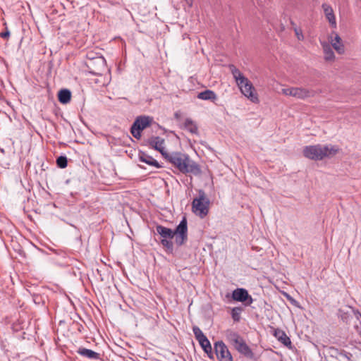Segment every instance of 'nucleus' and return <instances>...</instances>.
I'll return each instance as SVG.
<instances>
[{
  "label": "nucleus",
  "mask_w": 361,
  "mask_h": 361,
  "mask_svg": "<svg viewBox=\"0 0 361 361\" xmlns=\"http://www.w3.org/2000/svg\"><path fill=\"white\" fill-rule=\"evenodd\" d=\"M157 233L161 236V244L169 252L173 250V243L171 240L175 237V243L178 246L183 245L188 240V222L183 217L176 228L173 230L162 225H157Z\"/></svg>",
  "instance_id": "obj_1"
},
{
  "label": "nucleus",
  "mask_w": 361,
  "mask_h": 361,
  "mask_svg": "<svg viewBox=\"0 0 361 361\" xmlns=\"http://www.w3.org/2000/svg\"><path fill=\"white\" fill-rule=\"evenodd\" d=\"M164 158L183 174L192 173L197 175L200 173L198 164L192 161L186 154L177 152L167 153Z\"/></svg>",
  "instance_id": "obj_2"
},
{
  "label": "nucleus",
  "mask_w": 361,
  "mask_h": 361,
  "mask_svg": "<svg viewBox=\"0 0 361 361\" xmlns=\"http://www.w3.org/2000/svg\"><path fill=\"white\" fill-rule=\"evenodd\" d=\"M340 149L332 145H315L306 146L303 149V155L310 159L318 161L330 158L336 155Z\"/></svg>",
  "instance_id": "obj_3"
},
{
  "label": "nucleus",
  "mask_w": 361,
  "mask_h": 361,
  "mask_svg": "<svg viewBox=\"0 0 361 361\" xmlns=\"http://www.w3.org/2000/svg\"><path fill=\"white\" fill-rule=\"evenodd\" d=\"M229 69L242 94L250 98L252 101L257 99L254 94L255 88L251 82L234 65H230Z\"/></svg>",
  "instance_id": "obj_4"
},
{
  "label": "nucleus",
  "mask_w": 361,
  "mask_h": 361,
  "mask_svg": "<svg viewBox=\"0 0 361 361\" xmlns=\"http://www.w3.org/2000/svg\"><path fill=\"white\" fill-rule=\"evenodd\" d=\"M210 201L203 190H199L198 197H195L192 202V212L204 218L209 212Z\"/></svg>",
  "instance_id": "obj_5"
},
{
  "label": "nucleus",
  "mask_w": 361,
  "mask_h": 361,
  "mask_svg": "<svg viewBox=\"0 0 361 361\" xmlns=\"http://www.w3.org/2000/svg\"><path fill=\"white\" fill-rule=\"evenodd\" d=\"M192 331L196 340L199 342L204 352L207 355L210 359H214V353L212 352V347L210 341L207 336L203 334L202 330L198 326H193Z\"/></svg>",
  "instance_id": "obj_6"
},
{
  "label": "nucleus",
  "mask_w": 361,
  "mask_h": 361,
  "mask_svg": "<svg viewBox=\"0 0 361 361\" xmlns=\"http://www.w3.org/2000/svg\"><path fill=\"white\" fill-rule=\"evenodd\" d=\"M281 91L285 95L291 96L300 99L314 97L315 94L314 90L300 87L283 88Z\"/></svg>",
  "instance_id": "obj_7"
},
{
  "label": "nucleus",
  "mask_w": 361,
  "mask_h": 361,
  "mask_svg": "<svg viewBox=\"0 0 361 361\" xmlns=\"http://www.w3.org/2000/svg\"><path fill=\"white\" fill-rule=\"evenodd\" d=\"M214 348L219 361H233L231 352L222 341L215 342Z\"/></svg>",
  "instance_id": "obj_8"
},
{
  "label": "nucleus",
  "mask_w": 361,
  "mask_h": 361,
  "mask_svg": "<svg viewBox=\"0 0 361 361\" xmlns=\"http://www.w3.org/2000/svg\"><path fill=\"white\" fill-rule=\"evenodd\" d=\"M328 43L338 54L345 53V46L338 33L332 32L328 37Z\"/></svg>",
  "instance_id": "obj_9"
},
{
  "label": "nucleus",
  "mask_w": 361,
  "mask_h": 361,
  "mask_svg": "<svg viewBox=\"0 0 361 361\" xmlns=\"http://www.w3.org/2000/svg\"><path fill=\"white\" fill-rule=\"evenodd\" d=\"M232 298L235 301L245 302L246 305H250L253 301L247 290L244 288H236L234 290L232 293Z\"/></svg>",
  "instance_id": "obj_10"
},
{
  "label": "nucleus",
  "mask_w": 361,
  "mask_h": 361,
  "mask_svg": "<svg viewBox=\"0 0 361 361\" xmlns=\"http://www.w3.org/2000/svg\"><path fill=\"white\" fill-rule=\"evenodd\" d=\"M147 143L150 147L159 152L164 157L167 152L164 150V139L159 136H152L148 139Z\"/></svg>",
  "instance_id": "obj_11"
},
{
  "label": "nucleus",
  "mask_w": 361,
  "mask_h": 361,
  "mask_svg": "<svg viewBox=\"0 0 361 361\" xmlns=\"http://www.w3.org/2000/svg\"><path fill=\"white\" fill-rule=\"evenodd\" d=\"M322 7L324 11L325 18L328 20L330 26L332 28L336 29L337 27V23L333 8L326 3L323 4Z\"/></svg>",
  "instance_id": "obj_12"
},
{
  "label": "nucleus",
  "mask_w": 361,
  "mask_h": 361,
  "mask_svg": "<svg viewBox=\"0 0 361 361\" xmlns=\"http://www.w3.org/2000/svg\"><path fill=\"white\" fill-rule=\"evenodd\" d=\"M138 159L140 161L144 162L149 166H154L156 169H161L163 167V166L152 156L141 150H140L138 153Z\"/></svg>",
  "instance_id": "obj_13"
},
{
  "label": "nucleus",
  "mask_w": 361,
  "mask_h": 361,
  "mask_svg": "<svg viewBox=\"0 0 361 361\" xmlns=\"http://www.w3.org/2000/svg\"><path fill=\"white\" fill-rule=\"evenodd\" d=\"M273 334L274 337L278 340V341H279L282 345L289 349L292 348V343L290 338L288 336L284 331L276 329L274 330Z\"/></svg>",
  "instance_id": "obj_14"
},
{
  "label": "nucleus",
  "mask_w": 361,
  "mask_h": 361,
  "mask_svg": "<svg viewBox=\"0 0 361 361\" xmlns=\"http://www.w3.org/2000/svg\"><path fill=\"white\" fill-rule=\"evenodd\" d=\"M321 45L324 53V60L326 62H334L336 56L329 43L327 42H321Z\"/></svg>",
  "instance_id": "obj_15"
},
{
  "label": "nucleus",
  "mask_w": 361,
  "mask_h": 361,
  "mask_svg": "<svg viewBox=\"0 0 361 361\" xmlns=\"http://www.w3.org/2000/svg\"><path fill=\"white\" fill-rule=\"evenodd\" d=\"M234 348L238 350L240 354L243 355L245 357L247 358L253 357V353L250 348V347L246 344L243 338L238 343Z\"/></svg>",
  "instance_id": "obj_16"
},
{
  "label": "nucleus",
  "mask_w": 361,
  "mask_h": 361,
  "mask_svg": "<svg viewBox=\"0 0 361 361\" xmlns=\"http://www.w3.org/2000/svg\"><path fill=\"white\" fill-rule=\"evenodd\" d=\"M151 122L152 118L149 116H140L135 118L133 126L141 130H143L145 128L149 126Z\"/></svg>",
  "instance_id": "obj_17"
},
{
  "label": "nucleus",
  "mask_w": 361,
  "mask_h": 361,
  "mask_svg": "<svg viewBox=\"0 0 361 361\" xmlns=\"http://www.w3.org/2000/svg\"><path fill=\"white\" fill-rule=\"evenodd\" d=\"M329 353L331 356L336 357L340 361H349L350 357L348 356V353L345 352L344 350H340L335 348H331L329 350Z\"/></svg>",
  "instance_id": "obj_18"
},
{
  "label": "nucleus",
  "mask_w": 361,
  "mask_h": 361,
  "mask_svg": "<svg viewBox=\"0 0 361 361\" xmlns=\"http://www.w3.org/2000/svg\"><path fill=\"white\" fill-rule=\"evenodd\" d=\"M77 353L85 357H87L91 360H98L99 358V354L92 350L80 348L77 350Z\"/></svg>",
  "instance_id": "obj_19"
},
{
  "label": "nucleus",
  "mask_w": 361,
  "mask_h": 361,
  "mask_svg": "<svg viewBox=\"0 0 361 361\" xmlns=\"http://www.w3.org/2000/svg\"><path fill=\"white\" fill-rule=\"evenodd\" d=\"M197 97L202 100H210L212 102H214L217 99L216 94L210 90H206L197 94Z\"/></svg>",
  "instance_id": "obj_20"
},
{
  "label": "nucleus",
  "mask_w": 361,
  "mask_h": 361,
  "mask_svg": "<svg viewBox=\"0 0 361 361\" xmlns=\"http://www.w3.org/2000/svg\"><path fill=\"white\" fill-rule=\"evenodd\" d=\"M71 99V92L68 89H62L58 93V99L63 104H68Z\"/></svg>",
  "instance_id": "obj_21"
},
{
  "label": "nucleus",
  "mask_w": 361,
  "mask_h": 361,
  "mask_svg": "<svg viewBox=\"0 0 361 361\" xmlns=\"http://www.w3.org/2000/svg\"><path fill=\"white\" fill-rule=\"evenodd\" d=\"M226 338L231 344L233 345V347L243 339V338L237 332L231 330L227 331Z\"/></svg>",
  "instance_id": "obj_22"
},
{
  "label": "nucleus",
  "mask_w": 361,
  "mask_h": 361,
  "mask_svg": "<svg viewBox=\"0 0 361 361\" xmlns=\"http://www.w3.org/2000/svg\"><path fill=\"white\" fill-rule=\"evenodd\" d=\"M184 128L192 134H197L198 128L196 123L190 118L185 119L184 124Z\"/></svg>",
  "instance_id": "obj_23"
},
{
  "label": "nucleus",
  "mask_w": 361,
  "mask_h": 361,
  "mask_svg": "<svg viewBox=\"0 0 361 361\" xmlns=\"http://www.w3.org/2000/svg\"><path fill=\"white\" fill-rule=\"evenodd\" d=\"M243 308L240 307H235L231 310V317L234 322H238L240 319V314Z\"/></svg>",
  "instance_id": "obj_24"
},
{
  "label": "nucleus",
  "mask_w": 361,
  "mask_h": 361,
  "mask_svg": "<svg viewBox=\"0 0 361 361\" xmlns=\"http://www.w3.org/2000/svg\"><path fill=\"white\" fill-rule=\"evenodd\" d=\"M56 164L60 169H65L68 165V159L65 155H61L56 159Z\"/></svg>",
  "instance_id": "obj_25"
},
{
  "label": "nucleus",
  "mask_w": 361,
  "mask_h": 361,
  "mask_svg": "<svg viewBox=\"0 0 361 361\" xmlns=\"http://www.w3.org/2000/svg\"><path fill=\"white\" fill-rule=\"evenodd\" d=\"M290 23L293 26L294 32L295 34V36L297 37L298 40H303L304 36L302 32V30L299 27H298L295 25V23L293 21H290Z\"/></svg>",
  "instance_id": "obj_26"
},
{
  "label": "nucleus",
  "mask_w": 361,
  "mask_h": 361,
  "mask_svg": "<svg viewBox=\"0 0 361 361\" xmlns=\"http://www.w3.org/2000/svg\"><path fill=\"white\" fill-rule=\"evenodd\" d=\"M142 130H140L137 128L134 127L133 125L130 127V133H131V134L133 135V136L135 138H136L137 140L140 139V137L142 136Z\"/></svg>",
  "instance_id": "obj_27"
},
{
  "label": "nucleus",
  "mask_w": 361,
  "mask_h": 361,
  "mask_svg": "<svg viewBox=\"0 0 361 361\" xmlns=\"http://www.w3.org/2000/svg\"><path fill=\"white\" fill-rule=\"evenodd\" d=\"M0 37L3 39H8L10 37V31L8 30V28H6V30L4 32H2L0 33Z\"/></svg>",
  "instance_id": "obj_28"
},
{
  "label": "nucleus",
  "mask_w": 361,
  "mask_h": 361,
  "mask_svg": "<svg viewBox=\"0 0 361 361\" xmlns=\"http://www.w3.org/2000/svg\"><path fill=\"white\" fill-rule=\"evenodd\" d=\"M286 295L288 300H289L292 304L295 305L297 303V302L294 299H293L289 295L286 294Z\"/></svg>",
  "instance_id": "obj_29"
},
{
  "label": "nucleus",
  "mask_w": 361,
  "mask_h": 361,
  "mask_svg": "<svg viewBox=\"0 0 361 361\" xmlns=\"http://www.w3.org/2000/svg\"><path fill=\"white\" fill-rule=\"evenodd\" d=\"M97 62L102 63L103 65L105 63V59L104 57H98L97 58Z\"/></svg>",
  "instance_id": "obj_30"
},
{
  "label": "nucleus",
  "mask_w": 361,
  "mask_h": 361,
  "mask_svg": "<svg viewBox=\"0 0 361 361\" xmlns=\"http://www.w3.org/2000/svg\"><path fill=\"white\" fill-rule=\"evenodd\" d=\"M185 1L190 7L192 6L193 0H185Z\"/></svg>",
  "instance_id": "obj_31"
},
{
  "label": "nucleus",
  "mask_w": 361,
  "mask_h": 361,
  "mask_svg": "<svg viewBox=\"0 0 361 361\" xmlns=\"http://www.w3.org/2000/svg\"><path fill=\"white\" fill-rule=\"evenodd\" d=\"M0 151H1V153H3V154H4V153H5V150H4V149H3V148H1V149H0Z\"/></svg>",
  "instance_id": "obj_32"
},
{
  "label": "nucleus",
  "mask_w": 361,
  "mask_h": 361,
  "mask_svg": "<svg viewBox=\"0 0 361 361\" xmlns=\"http://www.w3.org/2000/svg\"><path fill=\"white\" fill-rule=\"evenodd\" d=\"M360 335L361 336V329H360Z\"/></svg>",
  "instance_id": "obj_33"
}]
</instances>
